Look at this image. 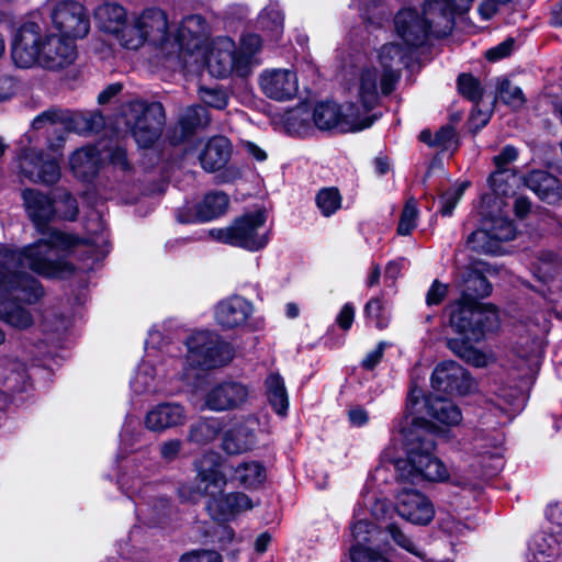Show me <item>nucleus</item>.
<instances>
[{
  "instance_id": "obj_25",
  "label": "nucleus",
  "mask_w": 562,
  "mask_h": 562,
  "mask_svg": "<svg viewBox=\"0 0 562 562\" xmlns=\"http://www.w3.org/2000/svg\"><path fill=\"white\" fill-rule=\"evenodd\" d=\"M258 423L247 419L226 430L222 438V449L228 454H240L251 450L257 442Z\"/></svg>"
},
{
  "instance_id": "obj_38",
  "label": "nucleus",
  "mask_w": 562,
  "mask_h": 562,
  "mask_svg": "<svg viewBox=\"0 0 562 562\" xmlns=\"http://www.w3.org/2000/svg\"><path fill=\"white\" fill-rule=\"evenodd\" d=\"M78 134H90L100 131L104 125V117L100 112H68L65 124Z\"/></svg>"
},
{
  "instance_id": "obj_9",
  "label": "nucleus",
  "mask_w": 562,
  "mask_h": 562,
  "mask_svg": "<svg viewBox=\"0 0 562 562\" xmlns=\"http://www.w3.org/2000/svg\"><path fill=\"white\" fill-rule=\"evenodd\" d=\"M122 116L140 147L151 146L166 123L165 110L159 102L130 101L122 106Z\"/></svg>"
},
{
  "instance_id": "obj_49",
  "label": "nucleus",
  "mask_w": 562,
  "mask_h": 562,
  "mask_svg": "<svg viewBox=\"0 0 562 562\" xmlns=\"http://www.w3.org/2000/svg\"><path fill=\"white\" fill-rule=\"evenodd\" d=\"M316 204L324 216H330L340 209L341 195L336 188L322 189L316 195Z\"/></svg>"
},
{
  "instance_id": "obj_26",
  "label": "nucleus",
  "mask_w": 562,
  "mask_h": 562,
  "mask_svg": "<svg viewBox=\"0 0 562 562\" xmlns=\"http://www.w3.org/2000/svg\"><path fill=\"white\" fill-rule=\"evenodd\" d=\"M186 412L178 403H161L153 407L145 417V426L151 431H164L184 424Z\"/></svg>"
},
{
  "instance_id": "obj_60",
  "label": "nucleus",
  "mask_w": 562,
  "mask_h": 562,
  "mask_svg": "<svg viewBox=\"0 0 562 562\" xmlns=\"http://www.w3.org/2000/svg\"><path fill=\"white\" fill-rule=\"evenodd\" d=\"M350 559L352 562H390L383 554L367 546H351Z\"/></svg>"
},
{
  "instance_id": "obj_6",
  "label": "nucleus",
  "mask_w": 562,
  "mask_h": 562,
  "mask_svg": "<svg viewBox=\"0 0 562 562\" xmlns=\"http://www.w3.org/2000/svg\"><path fill=\"white\" fill-rule=\"evenodd\" d=\"M23 205L26 214L35 225L37 232L42 235L38 240H49L50 234L58 233L70 239L67 247L55 245V243H47L49 245L48 256L53 259H65L61 252H66L78 246L81 241L78 237L63 233L60 231L48 227V223L56 216V210L52 198L36 189H24L21 193Z\"/></svg>"
},
{
  "instance_id": "obj_61",
  "label": "nucleus",
  "mask_w": 562,
  "mask_h": 562,
  "mask_svg": "<svg viewBox=\"0 0 562 562\" xmlns=\"http://www.w3.org/2000/svg\"><path fill=\"white\" fill-rule=\"evenodd\" d=\"M517 156H518V151L515 147L509 146V145L505 146L502 149V151L497 156L494 157V162L496 165L497 171L491 176V181L495 182L496 177L499 173L507 171V166L510 162H513L514 160H516Z\"/></svg>"
},
{
  "instance_id": "obj_21",
  "label": "nucleus",
  "mask_w": 562,
  "mask_h": 562,
  "mask_svg": "<svg viewBox=\"0 0 562 562\" xmlns=\"http://www.w3.org/2000/svg\"><path fill=\"white\" fill-rule=\"evenodd\" d=\"M249 397L248 387L239 382L226 381L212 387L205 396V406L215 412L236 409Z\"/></svg>"
},
{
  "instance_id": "obj_3",
  "label": "nucleus",
  "mask_w": 562,
  "mask_h": 562,
  "mask_svg": "<svg viewBox=\"0 0 562 562\" xmlns=\"http://www.w3.org/2000/svg\"><path fill=\"white\" fill-rule=\"evenodd\" d=\"M222 465L223 458L213 451L204 453L195 464V492L211 498L207 509L214 516H227L252 508L251 499L244 493L223 495L227 479L221 470Z\"/></svg>"
},
{
  "instance_id": "obj_41",
  "label": "nucleus",
  "mask_w": 562,
  "mask_h": 562,
  "mask_svg": "<svg viewBox=\"0 0 562 562\" xmlns=\"http://www.w3.org/2000/svg\"><path fill=\"white\" fill-rule=\"evenodd\" d=\"M467 245L476 252L497 255L501 252V244L493 237L488 228L477 229L467 238Z\"/></svg>"
},
{
  "instance_id": "obj_42",
  "label": "nucleus",
  "mask_w": 562,
  "mask_h": 562,
  "mask_svg": "<svg viewBox=\"0 0 562 562\" xmlns=\"http://www.w3.org/2000/svg\"><path fill=\"white\" fill-rule=\"evenodd\" d=\"M283 13L277 5H269L262 10L258 18V24L261 29L268 30L273 40H278L283 33Z\"/></svg>"
},
{
  "instance_id": "obj_8",
  "label": "nucleus",
  "mask_w": 562,
  "mask_h": 562,
  "mask_svg": "<svg viewBox=\"0 0 562 562\" xmlns=\"http://www.w3.org/2000/svg\"><path fill=\"white\" fill-rule=\"evenodd\" d=\"M187 347L186 362L191 368L186 370L183 379L188 381L198 376L195 368L213 369L226 364L233 358L231 346L207 330L192 334L187 340Z\"/></svg>"
},
{
  "instance_id": "obj_24",
  "label": "nucleus",
  "mask_w": 562,
  "mask_h": 562,
  "mask_svg": "<svg viewBox=\"0 0 562 562\" xmlns=\"http://www.w3.org/2000/svg\"><path fill=\"white\" fill-rule=\"evenodd\" d=\"M420 15L436 37L449 35L458 16L442 0L426 1Z\"/></svg>"
},
{
  "instance_id": "obj_31",
  "label": "nucleus",
  "mask_w": 562,
  "mask_h": 562,
  "mask_svg": "<svg viewBox=\"0 0 562 562\" xmlns=\"http://www.w3.org/2000/svg\"><path fill=\"white\" fill-rule=\"evenodd\" d=\"M100 151L94 146L76 150L70 157V168L77 178L90 181L100 168Z\"/></svg>"
},
{
  "instance_id": "obj_5",
  "label": "nucleus",
  "mask_w": 562,
  "mask_h": 562,
  "mask_svg": "<svg viewBox=\"0 0 562 562\" xmlns=\"http://www.w3.org/2000/svg\"><path fill=\"white\" fill-rule=\"evenodd\" d=\"M266 220L263 211H256L236 218L227 227L210 229L209 235L214 240L249 251H258L269 243Z\"/></svg>"
},
{
  "instance_id": "obj_2",
  "label": "nucleus",
  "mask_w": 562,
  "mask_h": 562,
  "mask_svg": "<svg viewBox=\"0 0 562 562\" xmlns=\"http://www.w3.org/2000/svg\"><path fill=\"white\" fill-rule=\"evenodd\" d=\"M405 423H411L412 426L406 428L402 426V422L395 426L403 435L406 448V458L394 462L396 480L413 485L447 480L449 474L446 465L432 454L435 449L432 434L418 425L416 418L408 422L406 416Z\"/></svg>"
},
{
  "instance_id": "obj_52",
  "label": "nucleus",
  "mask_w": 562,
  "mask_h": 562,
  "mask_svg": "<svg viewBox=\"0 0 562 562\" xmlns=\"http://www.w3.org/2000/svg\"><path fill=\"white\" fill-rule=\"evenodd\" d=\"M364 314L379 329H383L389 325L390 317L385 313L380 297H373L366 304Z\"/></svg>"
},
{
  "instance_id": "obj_43",
  "label": "nucleus",
  "mask_w": 562,
  "mask_h": 562,
  "mask_svg": "<svg viewBox=\"0 0 562 562\" xmlns=\"http://www.w3.org/2000/svg\"><path fill=\"white\" fill-rule=\"evenodd\" d=\"M448 346L453 353L475 367L487 364V357L464 340L451 339Z\"/></svg>"
},
{
  "instance_id": "obj_34",
  "label": "nucleus",
  "mask_w": 562,
  "mask_h": 562,
  "mask_svg": "<svg viewBox=\"0 0 562 562\" xmlns=\"http://www.w3.org/2000/svg\"><path fill=\"white\" fill-rule=\"evenodd\" d=\"M460 291L461 299L476 302V299L490 295L492 285L481 271L467 268L461 276Z\"/></svg>"
},
{
  "instance_id": "obj_51",
  "label": "nucleus",
  "mask_w": 562,
  "mask_h": 562,
  "mask_svg": "<svg viewBox=\"0 0 562 562\" xmlns=\"http://www.w3.org/2000/svg\"><path fill=\"white\" fill-rule=\"evenodd\" d=\"M352 2L358 5L364 21L382 25L386 14L384 8L378 4V0H352Z\"/></svg>"
},
{
  "instance_id": "obj_50",
  "label": "nucleus",
  "mask_w": 562,
  "mask_h": 562,
  "mask_svg": "<svg viewBox=\"0 0 562 562\" xmlns=\"http://www.w3.org/2000/svg\"><path fill=\"white\" fill-rule=\"evenodd\" d=\"M418 209L414 199L407 200L401 213L397 233L402 236L409 235L417 226Z\"/></svg>"
},
{
  "instance_id": "obj_39",
  "label": "nucleus",
  "mask_w": 562,
  "mask_h": 562,
  "mask_svg": "<svg viewBox=\"0 0 562 562\" xmlns=\"http://www.w3.org/2000/svg\"><path fill=\"white\" fill-rule=\"evenodd\" d=\"M229 199L224 192H210L198 205V216L201 222L212 221L223 215L228 207Z\"/></svg>"
},
{
  "instance_id": "obj_32",
  "label": "nucleus",
  "mask_w": 562,
  "mask_h": 562,
  "mask_svg": "<svg viewBox=\"0 0 562 562\" xmlns=\"http://www.w3.org/2000/svg\"><path fill=\"white\" fill-rule=\"evenodd\" d=\"M209 122V113L204 106H188L179 117L178 125L175 130V142H183L198 128L206 126Z\"/></svg>"
},
{
  "instance_id": "obj_63",
  "label": "nucleus",
  "mask_w": 562,
  "mask_h": 562,
  "mask_svg": "<svg viewBox=\"0 0 562 562\" xmlns=\"http://www.w3.org/2000/svg\"><path fill=\"white\" fill-rule=\"evenodd\" d=\"M179 562H222V557L213 550H194L183 554Z\"/></svg>"
},
{
  "instance_id": "obj_12",
  "label": "nucleus",
  "mask_w": 562,
  "mask_h": 562,
  "mask_svg": "<svg viewBox=\"0 0 562 562\" xmlns=\"http://www.w3.org/2000/svg\"><path fill=\"white\" fill-rule=\"evenodd\" d=\"M19 171L34 183L53 186L60 179L58 161L43 150L27 147L19 155Z\"/></svg>"
},
{
  "instance_id": "obj_44",
  "label": "nucleus",
  "mask_w": 562,
  "mask_h": 562,
  "mask_svg": "<svg viewBox=\"0 0 562 562\" xmlns=\"http://www.w3.org/2000/svg\"><path fill=\"white\" fill-rule=\"evenodd\" d=\"M262 41L257 34H245L240 38V47L237 50L239 57V69L248 72L252 57L261 49Z\"/></svg>"
},
{
  "instance_id": "obj_37",
  "label": "nucleus",
  "mask_w": 562,
  "mask_h": 562,
  "mask_svg": "<svg viewBox=\"0 0 562 562\" xmlns=\"http://www.w3.org/2000/svg\"><path fill=\"white\" fill-rule=\"evenodd\" d=\"M233 469V481L246 488H256L261 485L266 479V469L258 461H245Z\"/></svg>"
},
{
  "instance_id": "obj_45",
  "label": "nucleus",
  "mask_w": 562,
  "mask_h": 562,
  "mask_svg": "<svg viewBox=\"0 0 562 562\" xmlns=\"http://www.w3.org/2000/svg\"><path fill=\"white\" fill-rule=\"evenodd\" d=\"M560 269L561 265L557 261L555 255L552 252H544L539 257L532 271L539 281L548 283L554 279Z\"/></svg>"
},
{
  "instance_id": "obj_47",
  "label": "nucleus",
  "mask_w": 562,
  "mask_h": 562,
  "mask_svg": "<svg viewBox=\"0 0 562 562\" xmlns=\"http://www.w3.org/2000/svg\"><path fill=\"white\" fill-rule=\"evenodd\" d=\"M220 428V423L216 420H200L191 427L189 439L200 445L211 442L216 438Z\"/></svg>"
},
{
  "instance_id": "obj_19",
  "label": "nucleus",
  "mask_w": 562,
  "mask_h": 562,
  "mask_svg": "<svg viewBox=\"0 0 562 562\" xmlns=\"http://www.w3.org/2000/svg\"><path fill=\"white\" fill-rule=\"evenodd\" d=\"M206 63L210 74L217 78L227 77L233 71L239 76L247 75L246 69H239L237 49L229 37H220L214 42Z\"/></svg>"
},
{
  "instance_id": "obj_36",
  "label": "nucleus",
  "mask_w": 562,
  "mask_h": 562,
  "mask_svg": "<svg viewBox=\"0 0 562 562\" xmlns=\"http://www.w3.org/2000/svg\"><path fill=\"white\" fill-rule=\"evenodd\" d=\"M425 406L427 414L443 425L454 426L462 419L460 408L450 400L441 396L428 397Z\"/></svg>"
},
{
  "instance_id": "obj_17",
  "label": "nucleus",
  "mask_w": 562,
  "mask_h": 562,
  "mask_svg": "<svg viewBox=\"0 0 562 562\" xmlns=\"http://www.w3.org/2000/svg\"><path fill=\"white\" fill-rule=\"evenodd\" d=\"M431 386L447 394L464 395L473 389L467 370L454 361L439 363L431 374Z\"/></svg>"
},
{
  "instance_id": "obj_54",
  "label": "nucleus",
  "mask_w": 562,
  "mask_h": 562,
  "mask_svg": "<svg viewBox=\"0 0 562 562\" xmlns=\"http://www.w3.org/2000/svg\"><path fill=\"white\" fill-rule=\"evenodd\" d=\"M499 99L513 106L519 108L525 103V98L521 89L517 86L512 85L508 80H503L498 87Z\"/></svg>"
},
{
  "instance_id": "obj_40",
  "label": "nucleus",
  "mask_w": 562,
  "mask_h": 562,
  "mask_svg": "<svg viewBox=\"0 0 562 562\" xmlns=\"http://www.w3.org/2000/svg\"><path fill=\"white\" fill-rule=\"evenodd\" d=\"M267 396L269 403L279 415H285L289 407V397L283 379L277 374H270L266 380Z\"/></svg>"
},
{
  "instance_id": "obj_30",
  "label": "nucleus",
  "mask_w": 562,
  "mask_h": 562,
  "mask_svg": "<svg viewBox=\"0 0 562 562\" xmlns=\"http://www.w3.org/2000/svg\"><path fill=\"white\" fill-rule=\"evenodd\" d=\"M526 186L533 191L541 200L548 203H555L562 196L559 180L542 170H533L525 179Z\"/></svg>"
},
{
  "instance_id": "obj_18",
  "label": "nucleus",
  "mask_w": 562,
  "mask_h": 562,
  "mask_svg": "<svg viewBox=\"0 0 562 562\" xmlns=\"http://www.w3.org/2000/svg\"><path fill=\"white\" fill-rule=\"evenodd\" d=\"M259 86L267 98L288 101L295 97L299 81L296 74L290 69L271 68L260 74Z\"/></svg>"
},
{
  "instance_id": "obj_33",
  "label": "nucleus",
  "mask_w": 562,
  "mask_h": 562,
  "mask_svg": "<svg viewBox=\"0 0 562 562\" xmlns=\"http://www.w3.org/2000/svg\"><path fill=\"white\" fill-rule=\"evenodd\" d=\"M231 155L229 140L226 137L211 138L200 155V161L206 171L221 169L228 160Z\"/></svg>"
},
{
  "instance_id": "obj_23",
  "label": "nucleus",
  "mask_w": 562,
  "mask_h": 562,
  "mask_svg": "<svg viewBox=\"0 0 562 562\" xmlns=\"http://www.w3.org/2000/svg\"><path fill=\"white\" fill-rule=\"evenodd\" d=\"M394 22L397 34L408 46H422L431 35L424 19L414 9L401 10Z\"/></svg>"
},
{
  "instance_id": "obj_53",
  "label": "nucleus",
  "mask_w": 562,
  "mask_h": 562,
  "mask_svg": "<svg viewBox=\"0 0 562 562\" xmlns=\"http://www.w3.org/2000/svg\"><path fill=\"white\" fill-rule=\"evenodd\" d=\"M488 229L493 234V237L501 244L502 241H508L514 239L516 235V228L513 222L505 217H494L491 221Z\"/></svg>"
},
{
  "instance_id": "obj_16",
  "label": "nucleus",
  "mask_w": 562,
  "mask_h": 562,
  "mask_svg": "<svg viewBox=\"0 0 562 562\" xmlns=\"http://www.w3.org/2000/svg\"><path fill=\"white\" fill-rule=\"evenodd\" d=\"M76 59L77 47L74 40L57 34L45 36L40 61L42 68L59 71L72 65Z\"/></svg>"
},
{
  "instance_id": "obj_7",
  "label": "nucleus",
  "mask_w": 562,
  "mask_h": 562,
  "mask_svg": "<svg viewBox=\"0 0 562 562\" xmlns=\"http://www.w3.org/2000/svg\"><path fill=\"white\" fill-rule=\"evenodd\" d=\"M447 311L450 326L469 340L480 341L486 333L498 328V314L492 306L460 299L451 303Z\"/></svg>"
},
{
  "instance_id": "obj_1",
  "label": "nucleus",
  "mask_w": 562,
  "mask_h": 562,
  "mask_svg": "<svg viewBox=\"0 0 562 562\" xmlns=\"http://www.w3.org/2000/svg\"><path fill=\"white\" fill-rule=\"evenodd\" d=\"M49 240H36L19 250L9 248L0 249V293H23V300L35 304L43 296L41 283L22 269L48 278H65L70 276L75 267L66 259H53L48 256L49 245L67 247L70 239L58 233L50 234Z\"/></svg>"
},
{
  "instance_id": "obj_55",
  "label": "nucleus",
  "mask_w": 562,
  "mask_h": 562,
  "mask_svg": "<svg viewBox=\"0 0 562 562\" xmlns=\"http://www.w3.org/2000/svg\"><path fill=\"white\" fill-rule=\"evenodd\" d=\"M68 119V111L50 108L41 114H38L32 122V126L34 130H41L45 127L47 124H56L61 123L66 124Z\"/></svg>"
},
{
  "instance_id": "obj_29",
  "label": "nucleus",
  "mask_w": 562,
  "mask_h": 562,
  "mask_svg": "<svg viewBox=\"0 0 562 562\" xmlns=\"http://www.w3.org/2000/svg\"><path fill=\"white\" fill-rule=\"evenodd\" d=\"M479 458L480 469L474 470L471 475L454 474L451 479L452 484L463 488H476L481 476L493 475L503 467L498 452L480 451Z\"/></svg>"
},
{
  "instance_id": "obj_14",
  "label": "nucleus",
  "mask_w": 562,
  "mask_h": 562,
  "mask_svg": "<svg viewBox=\"0 0 562 562\" xmlns=\"http://www.w3.org/2000/svg\"><path fill=\"white\" fill-rule=\"evenodd\" d=\"M43 42L38 24L34 22L22 24L12 42L11 55L14 64L20 68L40 65Z\"/></svg>"
},
{
  "instance_id": "obj_4",
  "label": "nucleus",
  "mask_w": 562,
  "mask_h": 562,
  "mask_svg": "<svg viewBox=\"0 0 562 562\" xmlns=\"http://www.w3.org/2000/svg\"><path fill=\"white\" fill-rule=\"evenodd\" d=\"M407 48L396 43H389L379 52L382 70L366 68L360 75L359 99L367 113L379 102L380 94H390L400 79V67L405 64Z\"/></svg>"
},
{
  "instance_id": "obj_22",
  "label": "nucleus",
  "mask_w": 562,
  "mask_h": 562,
  "mask_svg": "<svg viewBox=\"0 0 562 562\" xmlns=\"http://www.w3.org/2000/svg\"><path fill=\"white\" fill-rule=\"evenodd\" d=\"M252 312L251 302L239 295H233L217 303L214 317L221 327L233 329L245 325Z\"/></svg>"
},
{
  "instance_id": "obj_46",
  "label": "nucleus",
  "mask_w": 562,
  "mask_h": 562,
  "mask_svg": "<svg viewBox=\"0 0 562 562\" xmlns=\"http://www.w3.org/2000/svg\"><path fill=\"white\" fill-rule=\"evenodd\" d=\"M459 93L469 101L477 104L482 97L484 89L477 78L471 74H461L457 80Z\"/></svg>"
},
{
  "instance_id": "obj_35",
  "label": "nucleus",
  "mask_w": 562,
  "mask_h": 562,
  "mask_svg": "<svg viewBox=\"0 0 562 562\" xmlns=\"http://www.w3.org/2000/svg\"><path fill=\"white\" fill-rule=\"evenodd\" d=\"M97 22L103 31L108 33L123 34L126 24V11L117 3H105L95 11Z\"/></svg>"
},
{
  "instance_id": "obj_64",
  "label": "nucleus",
  "mask_w": 562,
  "mask_h": 562,
  "mask_svg": "<svg viewBox=\"0 0 562 562\" xmlns=\"http://www.w3.org/2000/svg\"><path fill=\"white\" fill-rule=\"evenodd\" d=\"M448 294V285L435 280L426 294L428 306L440 304Z\"/></svg>"
},
{
  "instance_id": "obj_28",
  "label": "nucleus",
  "mask_w": 562,
  "mask_h": 562,
  "mask_svg": "<svg viewBox=\"0 0 562 562\" xmlns=\"http://www.w3.org/2000/svg\"><path fill=\"white\" fill-rule=\"evenodd\" d=\"M205 32V21L201 15L192 14L186 16L177 34L171 38V46L179 50L192 52L199 46L200 37Z\"/></svg>"
},
{
  "instance_id": "obj_11",
  "label": "nucleus",
  "mask_w": 562,
  "mask_h": 562,
  "mask_svg": "<svg viewBox=\"0 0 562 562\" xmlns=\"http://www.w3.org/2000/svg\"><path fill=\"white\" fill-rule=\"evenodd\" d=\"M312 116L315 125L321 130L338 127L344 132L368 128L376 120V115L362 116L355 104H350L346 113L341 114L339 106L333 102L317 104Z\"/></svg>"
},
{
  "instance_id": "obj_10",
  "label": "nucleus",
  "mask_w": 562,
  "mask_h": 562,
  "mask_svg": "<svg viewBox=\"0 0 562 562\" xmlns=\"http://www.w3.org/2000/svg\"><path fill=\"white\" fill-rule=\"evenodd\" d=\"M145 42L161 48L171 42L167 15L162 10L157 8L144 10L132 20L121 36L122 45L128 49H137Z\"/></svg>"
},
{
  "instance_id": "obj_27",
  "label": "nucleus",
  "mask_w": 562,
  "mask_h": 562,
  "mask_svg": "<svg viewBox=\"0 0 562 562\" xmlns=\"http://www.w3.org/2000/svg\"><path fill=\"white\" fill-rule=\"evenodd\" d=\"M11 297H0V319L9 326L16 329H27L34 324L32 312L20 302L27 304L23 300V293H9Z\"/></svg>"
},
{
  "instance_id": "obj_59",
  "label": "nucleus",
  "mask_w": 562,
  "mask_h": 562,
  "mask_svg": "<svg viewBox=\"0 0 562 562\" xmlns=\"http://www.w3.org/2000/svg\"><path fill=\"white\" fill-rule=\"evenodd\" d=\"M154 378H155L154 369L150 366L143 363L138 368V371H137L134 380L132 381V386H133L134 391L137 393H143V392L148 391L151 387Z\"/></svg>"
},
{
  "instance_id": "obj_57",
  "label": "nucleus",
  "mask_w": 562,
  "mask_h": 562,
  "mask_svg": "<svg viewBox=\"0 0 562 562\" xmlns=\"http://www.w3.org/2000/svg\"><path fill=\"white\" fill-rule=\"evenodd\" d=\"M467 184L462 183L459 187L451 188L447 190L441 196H440V213L443 216H450L458 204L459 200L461 199Z\"/></svg>"
},
{
  "instance_id": "obj_20",
  "label": "nucleus",
  "mask_w": 562,
  "mask_h": 562,
  "mask_svg": "<svg viewBox=\"0 0 562 562\" xmlns=\"http://www.w3.org/2000/svg\"><path fill=\"white\" fill-rule=\"evenodd\" d=\"M398 515L415 525H427L435 516L430 499L416 490H402L397 495Z\"/></svg>"
},
{
  "instance_id": "obj_62",
  "label": "nucleus",
  "mask_w": 562,
  "mask_h": 562,
  "mask_svg": "<svg viewBox=\"0 0 562 562\" xmlns=\"http://www.w3.org/2000/svg\"><path fill=\"white\" fill-rule=\"evenodd\" d=\"M457 134L451 125H445L440 127L435 134L436 147L442 150H449L457 147Z\"/></svg>"
},
{
  "instance_id": "obj_48",
  "label": "nucleus",
  "mask_w": 562,
  "mask_h": 562,
  "mask_svg": "<svg viewBox=\"0 0 562 562\" xmlns=\"http://www.w3.org/2000/svg\"><path fill=\"white\" fill-rule=\"evenodd\" d=\"M378 528L374 524L363 519H358L351 527V536L355 543L352 546L366 547L375 541Z\"/></svg>"
},
{
  "instance_id": "obj_56",
  "label": "nucleus",
  "mask_w": 562,
  "mask_h": 562,
  "mask_svg": "<svg viewBox=\"0 0 562 562\" xmlns=\"http://www.w3.org/2000/svg\"><path fill=\"white\" fill-rule=\"evenodd\" d=\"M387 531L397 546L416 557L423 555L419 547L398 526L391 524Z\"/></svg>"
},
{
  "instance_id": "obj_15",
  "label": "nucleus",
  "mask_w": 562,
  "mask_h": 562,
  "mask_svg": "<svg viewBox=\"0 0 562 562\" xmlns=\"http://www.w3.org/2000/svg\"><path fill=\"white\" fill-rule=\"evenodd\" d=\"M54 26L68 38L85 37L90 30V20L85 7L76 1L57 4L52 12Z\"/></svg>"
},
{
  "instance_id": "obj_58",
  "label": "nucleus",
  "mask_w": 562,
  "mask_h": 562,
  "mask_svg": "<svg viewBox=\"0 0 562 562\" xmlns=\"http://www.w3.org/2000/svg\"><path fill=\"white\" fill-rule=\"evenodd\" d=\"M200 99L204 104L217 110H222L227 105V95L222 89L201 88Z\"/></svg>"
},
{
  "instance_id": "obj_13",
  "label": "nucleus",
  "mask_w": 562,
  "mask_h": 562,
  "mask_svg": "<svg viewBox=\"0 0 562 562\" xmlns=\"http://www.w3.org/2000/svg\"><path fill=\"white\" fill-rule=\"evenodd\" d=\"M547 517L555 525L551 532L537 533L531 541L535 562H559L562 559V509L550 505Z\"/></svg>"
}]
</instances>
